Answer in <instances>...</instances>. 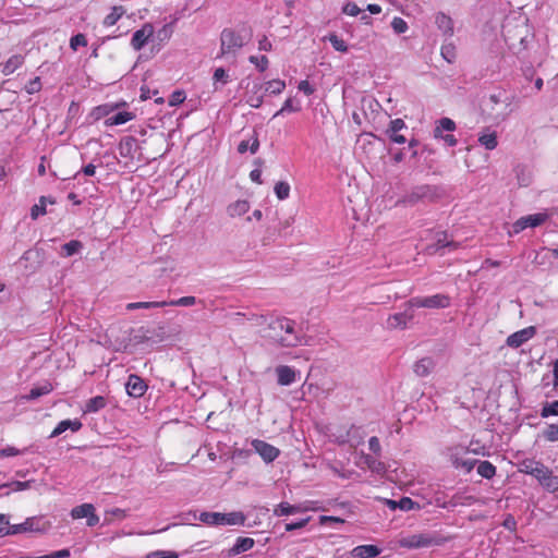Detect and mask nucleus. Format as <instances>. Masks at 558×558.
Listing matches in <instances>:
<instances>
[{"label": "nucleus", "instance_id": "e433bc0d", "mask_svg": "<svg viewBox=\"0 0 558 558\" xmlns=\"http://www.w3.org/2000/svg\"><path fill=\"white\" fill-rule=\"evenodd\" d=\"M95 510V507L92 504H82L80 506L74 507L71 510V517L73 519H83L87 518L88 514H92V511Z\"/></svg>", "mask_w": 558, "mask_h": 558}, {"label": "nucleus", "instance_id": "1a4fd4ad", "mask_svg": "<svg viewBox=\"0 0 558 558\" xmlns=\"http://www.w3.org/2000/svg\"><path fill=\"white\" fill-rule=\"evenodd\" d=\"M414 318V307L409 305V301L404 303L403 312L389 315L386 320V328L393 329H405L412 319Z\"/></svg>", "mask_w": 558, "mask_h": 558}, {"label": "nucleus", "instance_id": "dca6fc26", "mask_svg": "<svg viewBox=\"0 0 558 558\" xmlns=\"http://www.w3.org/2000/svg\"><path fill=\"white\" fill-rule=\"evenodd\" d=\"M278 384L281 386H289L295 381V371L287 365H280L276 368Z\"/></svg>", "mask_w": 558, "mask_h": 558}, {"label": "nucleus", "instance_id": "de8ad7c7", "mask_svg": "<svg viewBox=\"0 0 558 558\" xmlns=\"http://www.w3.org/2000/svg\"><path fill=\"white\" fill-rule=\"evenodd\" d=\"M558 415V401L545 402L541 410L542 417L557 416Z\"/></svg>", "mask_w": 558, "mask_h": 558}, {"label": "nucleus", "instance_id": "37998d69", "mask_svg": "<svg viewBox=\"0 0 558 558\" xmlns=\"http://www.w3.org/2000/svg\"><path fill=\"white\" fill-rule=\"evenodd\" d=\"M284 88H286V83H284V81H281V80H271L265 84V92L274 94V95L281 94Z\"/></svg>", "mask_w": 558, "mask_h": 558}, {"label": "nucleus", "instance_id": "6ab92c4d", "mask_svg": "<svg viewBox=\"0 0 558 558\" xmlns=\"http://www.w3.org/2000/svg\"><path fill=\"white\" fill-rule=\"evenodd\" d=\"M379 554L380 549L375 545H360L352 550V556L355 558H375Z\"/></svg>", "mask_w": 558, "mask_h": 558}, {"label": "nucleus", "instance_id": "8fccbe9b", "mask_svg": "<svg viewBox=\"0 0 558 558\" xmlns=\"http://www.w3.org/2000/svg\"><path fill=\"white\" fill-rule=\"evenodd\" d=\"M195 303V296H182L178 300L166 301V306H192Z\"/></svg>", "mask_w": 558, "mask_h": 558}, {"label": "nucleus", "instance_id": "a18cd8bd", "mask_svg": "<svg viewBox=\"0 0 558 558\" xmlns=\"http://www.w3.org/2000/svg\"><path fill=\"white\" fill-rule=\"evenodd\" d=\"M499 102H504L506 107H508L511 104L509 98L502 99V93L492 94L488 98V102L486 104V106L489 107L492 114L495 111V106L498 105Z\"/></svg>", "mask_w": 558, "mask_h": 558}, {"label": "nucleus", "instance_id": "58836bf2", "mask_svg": "<svg viewBox=\"0 0 558 558\" xmlns=\"http://www.w3.org/2000/svg\"><path fill=\"white\" fill-rule=\"evenodd\" d=\"M62 256L70 257L77 254L82 248L83 244L78 240H71L70 242L62 245Z\"/></svg>", "mask_w": 558, "mask_h": 558}, {"label": "nucleus", "instance_id": "4c0bfd02", "mask_svg": "<svg viewBox=\"0 0 558 558\" xmlns=\"http://www.w3.org/2000/svg\"><path fill=\"white\" fill-rule=\"evenodd\" d=\"M301 511V508L298 507V506H292L288 502H280L275 509H274V513L275 515H278V517H283V515H290V514H294V513H298Z\"/></svg>", "mask_w": 558, "mask_h": 558}, {"label": "nucleus", "instance_id": "412c9836", "mask_svg": "<svg viewBox=\"0 0 558 558\" xmlns=\"http://www.w3.org/2000/svg\"><path fill=\"white\" fill-rule=\"evenodd\" d=\"M244 522L245 515L242 512L222 513L219 519V525H243Z\"/></svg>", "mask_w": 558, "mask_h": 558}, {"label": "nucleus", "instance_id": "338daca9", "mask_svg": "<svg viewBox=\"0 0 558 558\" xmlns=\"http://www.w3.org/2000/svg\"><path fill=\"white\" fill-rule=\"evenodd\" d=\"M343 12L348 15H351V16H356L360 14L361 12V9L355 4V3H348L344 8H343Z\"/></svg>", "mask_w": 558, "mask_h": 558}, {"label": "nucleus", "instance_id": "20e7f679", "mask_svg": "<svg viewBox=\"0 0 558 558\" xmlns=\"http://www.w3.org/2000/svg\"><path fill=\"white\" fill-rule=\"evenodd\" d=\"M48 529L49 524L43 517H31L20 524L9 525V527L0 526V537L22 533L46 532Z\"/></svg>", "mask_w": 558, "mask_h": 558}, {"label": "nucleus", "instance_id": "bf43d9fd", "mask_svg": "<svg viewBox=\"0 0 558 558\" xmlns=\"http://www.w3.org/2000/svg\"><path fill=\"white\" fill-rule=\"evenodd\" d=\"M41 89V82H40V78L37 76L33 80H31L26 85H25V90L27 94H35V93H38L39 90Z\"/></svg>", "mask_w": 558, "mask_h": 558}, {"label": "nucleus", "instance_id": "9b49d317", "mask_svg": "<svg viewBox=\"0 0 558 558\" xmlns=\"http://www.w3.org/2000/svg\"><path fill=\"white\" fill-rule=\"evenodd\" d=\"M251 445L255 452L258 453L266 463L272 462L280 454V450L278 448L264 440L254 439Z\"/></svg>", "mask_w": 558, "mask_h": 558}, {"label": "nucleus", "instance_id": "f704fd0d", "mask_svg": "<svg viewBox=\"0 0 558 558\" xmlns=\"http://www.w3.org/2000/svg\"><path fill=\"white\" fill-rule=\"evenodd\" d=\"M263 85L259 82H255L252 87V95H248L246 102L252 108H259L263 104V96L258 95V92L262 89Z\"/></svg>", "mask_w": 558, "mask_h": 558}, {"label": "nucleus", "instance_id": "774afa93", "mask_svg": "<svg viewBox=\"0 0 558 558\" xmlns=\"http://www.w3.org/2000/svg\"><path fill=\"white\" fill-rule=\"evenodd\" d=\"M154 558H179L178 554L174 551H156L151 554Z\"/></svg>", "mask_w": 558, "mask_h": 558}, {"label": "nucleus", "instance_id": "72a5a7b5", "mask_svg": "<svg viewBox=\"0 0 558 558\" xmlns=\"http://www.w3.org/2000/svg\"><path fill=\"white\" fill-rule=\"evenodd\" d=\"M125 13V10L122 5H116L112 8L111 12L106 15V17L104 19V25L109 27V26H113L120 19L121 16Z\"/></svg>", "mask_w": 558, "mask_h": 558}, {"label": "nucleus", "instance_id": "603ef678", "mask_svg": "<svg viewBox=\"0 0 558 558\" xmlns=\"http://www.w3.org/2000/svg\"><path fill=\"white\" fill-rule=\"evenodd\" d=\"M248 61L253 63L260 72H264L268 68V58L266 56H251Z\"/></svg>", "mask_w": 558, "mask_h": 558}, {"label": "nucleus", "instance_id": "f8f14e48", "mask_svg": "<svg viewBox=\"0 0 558 558\" xmlns=\"http://www.w3.org/2000/svg\"><path fill=\"white\" fill-rule=\"evenodd\" d=\"M536 335V328L534 326H529L526 328H523L519 331H515L511 333L507 340L506 343L508 347L518 349L525 342H527L530 339H532Z\"/></svg>", "mask_w": 558, "mask_h": 558}, {"label": "nucleus", "instance_id": "6e6552de", "mask_svg": "<svg viewBox=\"0 0 558 558\" xmlns=\"http://www.w3.org/2000/svg\"><path fill=\"white\" fill-rule=\"evenodd\" d=\"M469 452L470 450L466 447L454 446L448 449V457L456 469H461L469 473L474 469V465L477 462L475 459L464 458Z\"/></svg>", "mask_w": 558, "mask_h": 558}, {"label": "nucleus", "instance_id": "7c9ffc66", "mask_svg": "<svg viewBox=\"0 0 558 558\" xmlns=\"http://www.w3.org/2000/svg\"><path fill=\"white\" fill-rule=\"evenodd\" d=\"M478 142L482 146H484L488 150H493L497 147V133L493 132H484L480 135Z\"/></svg>", "mask_w": 558, "mask_h": 558}, {"label": "nucleus", "instance_id": "9d476101", "mask_svg": "<svg viewBox=\"0 0 558 558\" xmlns=\"http://www.w3.org/2000/svg\"><path fill=\"white\" fill-rule=\"evenodd\" d=\"M548 218L546 213H537L519 218L509 231L510 235L518 234L526 228H535L544 223Z\"/></svg>", "mask_w": 558, "mask_h": 558}, {"label": "nucleus", "instance_id": "6e6d98bb", "mask_svg": "<svg viewBox=\"0 0 558 558\" xmlns=\"http://www.w3.org/2000/svg\"><path fill=\"white\" fill-rule=\"evenodd\" d=\"M405 128H407V125H405L404 121L400 118H397V119L390 121L389 126L386 130V134L398 133L399 131H401Z\"/></svg>", "mask_w": 558, "mask_h": 558}, {"label": "nucleus", "instance_id": "c85d7f7f", "mask_svg": "<svg viewBox=\"0 0 558 558\" xmlns=\"http://www.w3.org/2000/svg\"><path fill=\"white\" fill-rule=\"evenodd\" d=\"M363 462L367 465V468L377 474H383L386 472V465L384 462L379 461L378 459L369 456V454H363L362 456Z\"/></svg>", "mask_w": 558, "mask_h": 558}, {"label": "nucleus", "instance_id": "f03ea898", "mask_svg": "<svg viewBox=\"0 0 558 558\" xmlns=\"http://www.w3.org/2000/svg\"><path fill=\"white\" fill-rule=\"evenodd\" d=\"M444 195V191L438 185L422 184L413 186L401 198L397 201V205L415 206L420 203H435Z\"/></svg>", "mask_w": 558, "mask_h": 558}, {"label": "nucleus", "instance_id": "052dcab7", "mask_svg": "<svg viewBox=\"0 0 558 558\" xmlns=\"http://www.w3.org/2000/svg\"><path fill=\"white\" fill-rule=\"evenodd\" d=\"M172 35V27L170 24H166L162 28H160L158 32H157V39L159 41H166L168 40Z\"/></svg>", "mask_w": 558, "mask_h": 558}, {"label": "nucleus", "instance_id": "4468645a", "mask_svg": "<svg viewBox=\"0 0 558 558\" xmlns=\"http://www.w3.org/2000/svg\"><path fill=\"white\" fill-rule=\"evenodd\" d=\"M154 35V26L150 23H145L141 29H137L131 39V46L134 50H141Z\"/></svg>", "mask_w": 558, "mask_h": 558}, {"label": "nucleus", "instance_id": "3c124183", "mask_svg": "<svg viewBox=\"0 0 558 558\" xmlns=\"http://www.w3.org/2000/svg\"><path fill=\"white\" fill-rule=\"evenodd\" d=\"M328 40L335 50L340 51V52L348 51V45L345 44V41L343 39L339 38L337 35H335V34L329 35Z\"/></svg>", "mask_w": 558, "mask_h": 558}, {"label": "nucleus", "instance_id": "c9c22d12", "mask_svg": "<svg viewBox=\"0 0 558 558\" xmlns=\"http://www.w3.org/2000/svg\"><path fill=\"white\" fill-rule=\"evenodd\" d=\"M166 301L160 302H134V303H128L125 308L128 311H134V310H149V308H158V307H165Z\"/></svg>", "mask_w": 558, "mask_h": 558}, {"label": "nucleus", "instance_id": "5fc2aeb1", "mask_svg": "<svg viewBox=\"0 0 558 558\" xmlns=\"http://www.w3.org/2000/svg\"><path fill=\"white\" fill-rule=\"evenodd\" d=\"M391 27L396 34H403L408 31V23L401 17H393Z\"/></svg>", "mask_w": 558, "mask_h": 558}, {"label": "nucleus", "instance_id": "79ce46f5", "mask_svg": "<svg viewBox=\"0 0 558 558\" xmlns=\"http://www.w3.org/2000/svg\"><path fill=\"white\" fill-rule=\"evenodd\" d=\"M194 518H198L203 523L208 525H219V519L222 518V513L220 512H202L198 517L194 514Z\"/></svg>", "mask_w": 558, "mask_h": 558}, {"label": "nucleus", "instance_id": "09e8293b", "mask_svg": "<svg viewBox=\"0 0 558 558\" xmlns=\"http://www.w3.org/2000/svg\"><path fill=\"white\" fill-rule=\"evenodd\" d=\"M275 194L280 199L283 201L289 197L290 194V185L284 181H279L275 185Z\"/></svg>", "mask_w": 558, "mask_h": 558}, {"label": "nucleus", "instance_id": "c756f323", "mask_svg": "<svg viewBox=\"0 0 558 558\" xmlns=\"http://www.w3.org/2000/svg\"><path fill=\"white\" fill-rule=\"evenodd\" d=\"M24 62V58L21 54H14L8 59V61L3 64L2 73L4 75L12 74L15 70H17Z\"/></svg>", "mask_w": 558, "mask_h": 558}, {"label": "nucleus", "instance_id": "7ed1b4c3", "mask_svg": "<svg viewBox=\"0 0 558 558\" xmlns=\"http://www.w3.org/2000/svg\"><path fill=\"white\" fill-rule=\"evenodd\" d=\"M447 538L440 536L436 532H422L410 535L401 536L398 544L407 549H422L434 546H441L446 543Z\"/></svg>", "mask_w": 558, "mask_h": 558}, {"label": "nucleus", "instance_id": "a19ab883", "mask_svg": "<svg viewBox=\"0 0 558 558\" xmlns=\"http://www.w3.org/2000/svg\"><path fill=\"white\" fill-rule=\"evenodd\" d=\"M477 473L484 478H492L496 474V468L489 461H480Z\"/></svg>", "mask_w": 558, "mask_h": 558}, {"label": "nucleus", "instance_id": "2f4dec72", "mask_svg": "<svg viewBox=\"0 0 558 558\" xmlns=\"http://www.w3.org/2000/svg\"><path fill=\"white\" fill-rule=\"evenodd\" d=\"M107 404L106 399L102 396H96L94 398H90L84 408L85 413H95L99 410L104 409Z\"/></svg>", "mask_w": 558, "mask_h": 558}, {"label": "nucleus", "instance_id": "b1692460", "mask_svg": "<svg viewBox=\"0 0 558 558\" xmlns=\"http://www.w3.org/2000/svg\"><path fill=\"white\" fill-rule=\"evenodd\" d=\"M433 368V360L430 357H423L414 364L413 371L417 376L425 377Z\"/></svg>", "mask_w": 558, "mask_h": 558}, {"label": "nucleus", "instance_id": "a878e982", "mask_svg": "<svg viewBox=\"0 0 558 558\" xmlns=\"http://www.w3.org/2000/svg\"><path fill=\"white\" fill-rule=\"evenodd\" d=\"M135 147H136V140L132 136H128L120 142V145H119L120 155L125 158H132Z\"/></svg>", "mask_w": 558, "mask_h": 558}, {"label": "nucleus", "instance_id": "69168bd1", "mask_svg": "<svg viewBox=\"0 0 558 558\" xmlns=\"http://www.w3.org/2000/svg\"><path fill=\"white\" fill-rule=\"evenodd\" d=\"M368 447L375 454H379L381 451L379 439L376 436L369 438Z\"/></svg>", "mask_w": 558, "mask_h": 558}, {"label": "nucleus", "instance_id": "423d86ee", "mask_svg": "<svg viewBox=\"0 0 558 558\" xmlns=\"http://www.w3.org/2000/svg\"><path fill=\"white\" fill-rule=\"evenodd\" d=\"M244 44L245 40L239 33L231 28H225L220 35V54L235 57Z\"/></svg>", "mask_w": 558, "mask_h": 558}, {"label": "nucleus", "instance_id": "f3484780", "mask_svg": "<svg viewBox=\"0 0 558 558\" xmlns=\"http://www.w3.org/2000/svg\"><path fill=\"white\" fill-rule=\"evenodd\" d=\"M254 544L255 542L251 537H239L234 545L229 549L228 556L232 557L245 553L253 548Z\"/></svg>", "mask_w": 558, "mask_h": 558}, {"label": "nucleus", "instance_id": "aec40b11", "mask_svg": "<svg viewBox=\"0 0 558 558\" xmlns=\"http://www.w3.org/2000/svg\"><path fill=\"white\" fill-rule=\"evenodd\" d=\"M259 148V141L257 137L256 131H253V134L250 140H243L238 145V151L240 154H244L247 150L251 151V154H255Z\"/></svg>", "mask_w": 558, "mask_h": 558}, {"label": "nucleus", "instance_id": "49530a36", "mask_svg": "<svg viewBox=\"0 0 558 558\" xmlns=\"http://www.w3.org/2000/svg\"><path fill=\"white\" fill-rule=\"evenodd\" d=\"M47 197L41 196L39 202L31 208L32 219H37L39 216L46 214Z\"/></svg>", "mask_w": 558, "mask_h": 558}, {"label": "nucleus", "instance_id": "864d4df0", "mask_svg": "<svg viewBox=\"0 0 558 558\" xmlns=\"http://www.w3.org/2000/svg\"><path fill=\"white\" fill-rule=\"evenodd\" d=\"M441 56L449 63L453 62L456 59V50L452 44L442 45L441 47Z\"/></svg>", "mask_w": 558, "mask_h": 558}, {"label": "nucleus", "instance_id": "2eb2a0df", "mask_svg": "<svg viewBox=\"0 0 558 558\" xmlns=\"http://www.w3.org/2000/svg\"><path fill=\"white\" fill-rule=\"evenodd\" d=\"M233 323L238 326L244 325V319L250 322L252 326L262 327L264 325H267L269 320L264 315H256L251 314L250 316L245 317L242 313H235L233 314Z\"/></svg>", "mask_w": 558, "mask_h": 558}, {"label": "nucleus", "instance_id": "e2e57ef3", "mask_svg": "<svg viewBox=\"0 0 558 558\" xmlns=\"http://www.w3.org/2000/svg\"><path fill=\"white\" fill-rule=\"evenodd\" d=\"M26 451V449L24 450H19L14 447H11V446H8L3 449L0 450V458H4V457H14V456H17V454H22Z\"/></svg>", "mask_w": 558, "mask_h": 558}, {"label": "nucleus", "instance_id": "13d9d810", "mask_svg": "<svg viewBox=\"0 0 558 558\" xmlns=\"http://www.w3.org/2000/svg\"><path fill=\"white\" fill-rule=\"evenodd\" d=\"M544 437L548 441H557L558 440V425L551 424L544 430Z\"/></svg>", "mask_w": 558, "mask_h": 558}, {"label": "nucleus", "instance_id": "39448f33", "mask_svg": "<svg viewBox=\"0 0 558 558\" xmlns=\"http://www.w3.org/2000/svg\"><path fill=\"white\" fill-rule=\"evenodd\" d=\"M521 471L534 476L539 483L548 488L557 485V480L553 476V472L542 462L534 460H524L521 463Z\"/></svg>", "mask_w": 558, "mask_h": 558}, {"label": "nucleus", "instance_id": "473e14b6", "mask_svg": "<svg viewBox=\"0 0 558 558\" xmlns=\"http://www.w3.org/2000/svg\"><path fill=\"white\" fill-rule=\"evenodd\" d=\"M248 209H250L248 202L244 201V199H239L228 207V214L231 217L242 216V215L246 214L248 211Z\"/></svg>", "mask_w": 558, "mask_h": 558}, {"label": "nucleus", "instance_id": "ddd939ff", "mask_svg": "<svg viewBox=\"0 0 558 558\" xmlns=\"http://www.w3.org/2000/svg\"><path fill=\"white\" fill-rule=\"evenodd\" d=\"M147 384L136 374H131L125 383L126 393L132 398H141L147 391Z\"/></svg>", "mask_w": 558, "mask_h": 558}, {"label": "nucleus", "instance_id": "a211bd4d", "mask_svg": "<svg viewBox=\"0 0 558 558\" xmlns=\"http://www.w3.org/2000/svg\"><path fill=\"white\" fill-rule=\"evenodd\" d=\"M82 428V423L78 420H63L58 423L52 433L50 434V438L57 437L64 433L68 429L72 432H77Z\"/></svg>", "mask_w": 558, "mask_h": 558}, {"label": "nucleus", "instance_id": "ea45409f", "mask_svg": "<svg viewBox=\"0 0 558 558\" xmlns=\"http://www.w3.org/2000/svg\"><path fill=\"white\" fill-rule=\"evenodd\" d=\"M435 243L438 246L439 251L446 247H448L450 251H453L459 246V243L449 240L448 234L446 232L438 233Z\"/></svg>", "mask_w": 558, "mask_h": 558}, {"label": "nucleus", "instance_id": "5701e85b", "mask_svg": "<svg viewBox=\"0 0 558 558\" xmlns=\"http://www.w3.org/2000/svg\"><path fill=\"white\" fill-rule=\"evenodd\" d=\"M435 23L445 35L451 36L453 34L452 20L446 14L438 13L435 17Z\"/></svg>", "mask_w": 558, "mask_h": 558}, {"label": "nucleus", "instance_id": "c03bdc74", "mask_svg": "<svg viewBox=\"0 0 558 558\" xmlns=\"http://www.w3.org/2000/svg\"><path fill=\"white\" fill-rule=\"evenodd\" d=\"M215 90H218L219 83L226 85L229 82V75L223 68H217L213 75Z\"/></svg>", "mask_w": 558, "mask_h": 558}, {"label": "nucleus", "instance_id": "cd10ccee", "mask_svg": "<svg viewBox=\"0 0 558 558\" xmlns=\"http://www.w3.org/2000/svg\"><path fill=\"white\" fill-rule=\"evenodd\" d=\"M134 117H135V114L133 112L121 111V112H118V113L109 117L105 123H106V125H121V124H124V123L133 120Z\"/></svg>", "mask_w": 558, "mask_h": 558}, {"label": "nucleus", "instance_id": "680f3d73", "mask_svg": "<svg viewBox=\"0 0 558 558\" xmlns=\"http://www.w3.org/2000/svg\"><path fill=\"white\" fill-rule=\"evenodd\" d=\"M300 108L299 107H294L293 106V100L291 98H288L283 106L281 107V109L279 111L276 112L275 117H278L280 114H282L283 112H295V111H299Z\"/></svg>", "mask_w": 558, "mask_h": 558}, {"label": "nucleus", "instance_id": "4d7b16f0", "mask_svg": "<svg viewBox=\"0 0 558 558\" xmlns=\"http://www.w3.org/2000/svg\"><path fill=\"white\" fill-rule=\"evenodd\" d=\"M87 45V39L83 34H76L70 39V47L73 50H77L78 47H85Z\"/></svg>", "mask_w": 558, "mask_h": 558}, {"label": "nucleus", "instance_id": "f257e3e1", "mask_svg": "<svg viewBox=\"0 0 558 558\" xmlns=\"http://www.w3.org/2000/svg\"><path fill=\"white\" fill-rule=\"evenodd\" d=\"M263 336L284 348H292L302 343L294 320L287 317L271 318Z\"/></svg>", "mask_w": 558, "mask_h": 558}, {"label": "nucleus", "instance_id": "4be33fe9", "mask_svg": "<svg viewBox=\"0 0 558 558\" xmlns=\"http://www.w3.org/2000/svg\"><path fill=\"white\" fill-rule=\"evenodd\" d=\"M389 507L391 509H400L402 511H410L414 509H420V505L412 500L410 497H402L399 501L389 500Z\"/></svg>", "mask_w": 558, "mask_h": 558}, {"label": "nucleus", "instance_id": "bb28decb", "mask_svg": "<svg viewBox=\"0 0 558 558\" xmlns=\"http://www.w3.org/2000/svg\"><path fill=\"white\" fill-rule=\"evenodd\" d=\"M53 390L52 385L49 381H45L40 386L33 387L27 396L24 397L26 400H35L41 396L48 395Z\"/></svg>", "mask_w": 558, "mask_h": 558}, {"label": "nucleus", "instance_id": "0e129e2a", "mask_svg": "<svg viewBox=\"0 0 558 558\" xmlns=\"http://www.w3.org/2000/svg\"><path fill=\"white\" fill-rule=\"evenodd\" d=\"M298 88H299L300 92H303L307 96L312 95L315 92L314 87L306 80L301 81L299 83Z\"/></svg>", "mask_w": 558, "mask_h": 558}, {"label": "nucleus", "instance_id": "0eeeda50", "mask_svg": "<svg viewBox=\"0 0 558 558\" xmlns=\"http://www.w3.org/2000/svg\"><path fill=\"white\" fill-rule=\"evenodd\" d=\"M451 304V299L447 294L438 293L429 296H414L409 300V305L424 308H447Z\"/></svg>", "mask_w": 558, "mask_h": 558}, {"label": "nucleus", "instance_id": "393cba45", "mask_svg": "<svg viewBox=\"0 0 558 558\" xmlns=\"http://www.w3.org/2000/svg\"><path fill=\"white\" fill-rule=\"evenodd\" d=\"M456 130V123L450 118H441L436 122V128L434 130V137H442V132H452Z\"/></svg>", "mask_w": 558, "mask_h": 558}]
</instances>
